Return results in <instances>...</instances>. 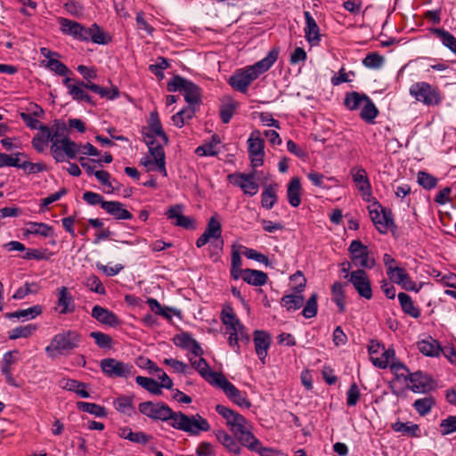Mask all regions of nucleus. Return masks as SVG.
<instances>
[{
    "label": "nucleus",
    "instance_id": "nucleus-1",
    "mask_svg": "<svg viewBox=\"0 0 456 456\" xmlns=\"http://www.w3.org/2000/svg\"><path fill=\"white\" fill-rule=\"evenodd\" d=\"M66 125L61 120H55L50 126L40 127V131L33 137L31 143L37 152H44L51 142L50 151L56 162L74 159L79 151L78 144L71 141L64 134Z\"/></svg>",
    "mask_w": 456,
    "mask_h": 456
},
{
    "label": "nucleus",
    "instance_id": "nucleus-2",
    "mask_svg": "<svg viewBox=\"0 0 456 456\" xmlns=\"http://www.w3.org/2000/svg\"><path fill=\"white\" fill-rule=\"evenodd\" d=\"M279 53L278 48H273L265 58L256 61L255 64L236 70V72L230 77L228 84L234 90L246 93L253 81L271 69L277 61Z\"/></svg>",
    "mask_w": 456,
    "mask_h": 456
},
{
    "label": "nucleus",
    "instance_id": "nucleus-3",
    "mask_svg": "<svg viewBox=\"0 0 456 456\" xmlns=\"http://www.w3.org/2000/svg\"><path fill=\"white\" fill-rule=\"evenodd\" d=\"M82 341V335L75 330H63L52 338L45 347V353L50 358L56 355H68L77 349Z\"/></svg>",
    "mask_w": 456,
    "mask_h": 456
},
{
    "label": "nucleus",
    "instance_id": "nucleus-4",
    "mask_svg": "<svg viewBox=\"0 0 456 456\" xmlns=\"http://www.w3.org/2000/svg\"><path fill=\"white\" fill-rule=\"evenodd\" d=\"M171 427L188 433L191 436H199L200 432L210 430L208 421L200 414L188 416L182 411H176Z\"/></svg>",
    "mask_w": 456,
    "mask_h": 456
},
{
    "label": "nucleus",
    "instance_id": "nucleus-5",
    "mask_svg": "<svg viewBox=\"0 0 456 456\" xmlns=\"http://www.w3.org/2000/svg\"><path fill=\"white\" fill-rule=\"evenodd\" d=\"M170 93L180 92L189 105H199L201 102V88L195 83L179 76H174L167 85Z\"/></svg>",
    "mask_w": 456,
    "mask_h": 456
},
{
    "label": "nucleus",
    "instance_id": "nucleus-6",
    "mask_svg": "<svg viewBox=\"0 0 456 456\" xmlns=\"http://www.w3.org/2000/svg\"><path fill=\"white\" fill-rule=\"evenodd\" d=\"M409 93L417 102L426 106H438L443 101V95L438 87L424 81L413 83L410 86Z\"/></svg>",
    "mask_w": 456,
    "mask_h": 456
},
{
    "label": "nucleus",
    "instance_id": "nucleus-7",
    "mask_svg": "<svg viewBox=\"0 0 456 456\" xmlns=\"http://www.w3.org/2000/svg\"><path fill=\"white\" fill-rule=\"evenodd\" d=\"M142 134L148 148L157 146L159 144L157 143L156 137H159L165 145H167L169 142L168 136L165 133L159 114L156 111L150 114L148 126L146 127H142Z\"/></svg>",
    "mask_w": 456,
    "mask_h": 456
},
{
    "label": "nucleus",
    "instance_id": "nucleus-8",
    "mask_svg": "<svg viewBox=\"0 0 456 456\" xmlns=\"http://www.w3.org/2000/svg\"><path fill=\"white\" fill-rule=\"evenodd\" d=\"M347 250L350 260L355 267H359L358 269H372L375 266V258L370 256L368 247L361 240H352Z\"/></svg>",
    "mask_w": 456,
    "mask_h": 456
},
{
    "label": "nucleus",
    "instance_id": "nucleus-9",
    "mask_svg": "<svg viewBox=\"0 0 456 456\" xmlns=\"http://www.w3.org/2000/svg\"><path fill=\"white\" fill-rule=\"evenodd\" d=\"M102 373L110 379H128L135 373L134 367L129 362H124L115 358H104L100 362Z\"/></svg>",
    "mask_w": 456,
    "mask_h": 456
},
{
    "label": "nucleus",
    "instance_id": "nucleus-10",
    "mask_svg": "<svg viewBox=\"0 0 456 456\" xmlns=\"http://www.w3.org/2000/svg\"><path fill=\"white\" fill-rule=\"evenodd\" d=\"M139 411L153 420H174L176 411H174L165 403L143 402L138 405Z\"/></svg>",
    "mask_w": 456,
    "mask_h": 456
},
{
    "label": "nucleus",
    "instance_id": "nucleus-11",
    "mask_svg": "<svg viewBox=\"0 0 456 456\" xmlns=\"http://www.w3.org/2000/svg\"><path fill=\"white\" fill-rule=\"evenodd\" d=\"M370 216L375 227L382 234L387 233L389 228L395 225L392 211L383 208L378 202L370 208Z\"/></svg>",
    "mask_w": 456,
    "mask_h": 456
},
{
    "label": "nucleus",
    "instance_id": "nucleus-12",
    "mask_svg": "<svg viewBox=\"0 0 456 456\" xmlns=\"http://www.w3.org/2000/svg\"><path fill=\"white\" fill-rule=\"evenodd\" d=\"M256 171L250 173H234L228 175V180L234 185L240 187L244 194L250 197L258 192L259 185L255 181Z\"/></svg>",
    "mask_w": 456,
    "mask_h": 456
},
{
    "label": "nucleus",
    "instance_id": "nucleus-13",
    "mask_svg": "<svg viewBox=\"0 0 456 456\" xmlns=\"http://www.w3.org/2000/svg\"><path fill=\"white\" fill-rule=\"evenodd\" d=\"M211 240H219L216 247L219 249L223 248L224 240H222V225L215 216L209 218L204 232L196 240V246L199 248H202Z\"/></svg>",
    "mask_w": 456,
    "mask_h": 456
},
{
    "label": "nucleus",
    "instance_id": "nucleus-14",
    "mask_svg": "<svg viewBox=\"0 0 456 456\" xmlns=\"http://www.w3.org/2000/svg\"><path fill=\"white\" fill-rule=\"evenodd\" d=\"M348 282L353 285L360 297L367 300L372 298L370 280L363 269H357L351 272Z\"/></svg>",
    "mask_w": 456,
    "mask_h": 456
},
{
    "label": "nucleus",
    "instance_id": "nucleus-15",
    "mask_svg": "<svg viewBox=\"0 0 456 456\" xmlns=\"http://www.w3.org/2000/svg\"><path fill=\"white\" fill-rule=\"evenodd\" d=\"M216 387L221 388L225 395L235 404L241 408L248 409L251 407V402L248 398L247 393L239 390L225 377L222 379Z\"/></svg>",
    "mask_w": 456,
    "mask_h": 456
},
{
    "label": "nucleus",
    "instance_id": "nucleus-16",
    "mask_svg": "<svg viewBox=\"0 0 456 456\" xmlns=\"http://www.w3.org/2000/svg\"><path fill=\"white\" fill-rule=\"evenodd\" d=\"M183 205L175 204L169 207L165 214L168 219L172 220L173 224L187 230L195 229L194 219L191 216H183Z\"/></svg>",
    "mask_w": 456,
    "mask_h": 456
},
{
    "label": "nucleus",
    "instance_id": "nucleus-17",
    "mask_svg": "<svg viewBox=\"0 0 456 456\" xmlns=\"http://www.w3.org/2000/svg\"><path fill=\"white\" fill-rule=\"evenodd\" d=\"M59 24L60 29L64 35L70 36L79 41H86L87 28L83 24L63 17L59 18Z\"/></svg>",
    "mask_w": 456,
    "mask_h": 456
},
{
    "label": "nucleus",
    "instance_id": "nucleus-18",
    "mask_svg": "<svg viewBox=\"0 0 456 456\" xmlns=\"http://www.w3.org/2000/svg\"><path fill=\"white\" fill-rule=\"evenodd\" d=\"M71 78L66 77L63 79V85L68 89V94L72 97L74 101L77 102H86L92 106H95L96 102L93 100V98L84 90L86 88L85 85L87 83L84 81H78L77 84H71Z\"/></svg>",
    "mask_w": 456,
    "mask_h": 456
},
{
    "label": "nucleus",
    "instance_id": "nucleus-19",
    "mask_svg": "<svg viewBox=\"0 0 456 456\" xmlns=\"http://www.w3.org/2000/svg\"><path fill=\"white\" fill-rule=\"evenodd\" d=\"M404 380L411 384L410 389L413 393H426L432 388V379L420 370L406 374Z\"/></svg>",
    "mask_w": 456,
    "mask_h": 456
},
{
    "label": "nucleus",
    "instance_id": "nucleus-20",
    "mask_svg": "<svg viewBox=\"0 0 456 456\" xmlns=\"http://www.w3.org/2000/svg\"><path fill=\"white\" fill-rule=\"evenodd\" d=\"M192 367L200 373V375L210 385L216 387L224 375L221 372L210 370L208 362L200 357L192 362Z\"/></svg>",
    "mask_w": 456,
    "mask_h": 456
},
{
    "label": "nucleus",
    "instance_id": "nucleus-21",
    "mask_svg": "<svg viewBox=\"0 0 456 456\" xmlns=\"http://www.w3.org/2000/svg\"><path fill=\"white\" fill-rule=\"evenodd\" d=\"M253 336L256 353L259 360L265 363V358L272 343L271 335L267 331L256 330L254 331Z\"/></svg>",
    "mask_w": 456,
    "mask_h": 456
},
{
    "label": "nucleus",
    "instance_id": "nucleus-22",
    "mask_svg": "<svg viewBox=\"0 0 456 456\" xmlns=\"http://www.w3.org/2000/svg\"><path fill=\"white\" fill-rule=\"evenodd\" d=\"M91 315L100 323L110 327H118L121 324V321L116 314L99 305L93 307Z\"/></svg>",
    "mask_w": 456,
    "mask_h": 456
},
{
    "label": "nucleus",
    "instance_id": "nucleus-23",
    "mask_svg": "<svg viewBox=\"0 0 456 456\" xmlns=\"http://www.w3.org/2000/svg\"><path fill=\"white\" fill-rule=\"evenodd\" d=\"M174 343L176 346L183 349H187L194 356H200L203 354V349L198 341H196L190 333L182 332L174 338Z\"/></svg>",
    "mask_w": 456,
    "mask_h": 456
},
{
    "label": "nucleus",
    "instance_id": "nucleus-24",
    "mask_svg": "<svg viewBox=\"0 0 456 456\" xmlns=\"http://www.w3.org/2000/svg\"><path fill=\"white\" fill-rule=\"evenodd\" d=\"M304 16L305 20V37L310 45H318L321 42L320 28L310 12L305 11Z\"/></svg>",
    "mask_w": 456,
    "mask_h": 456
},
{
    "label": "nucleus",
    "instance_id": "nucleus-25",
    "mask_svg": "<svg viewBox=\"0 0 456 456\" xmlns=\"http://www.w3.org/2000/svg\"><path fill=\"white\" fill-rule=\"evenodd\" d=\"M57 307L60 314H71L76 310L74 298L67 287L63 286L59 289Z\"/></svg>",
    "mask_w": 456,
    "mask_h": 456
},
{
    "label": "nucleus",
    "instance_id": "nucleus-26",
    "mask_svg": "<svg viewBox=\"0 0 456 456\" xmlns=\"http://www.w3.org/2000/svg\"><path fill=\"white\" fill-rule=\"evenodd\" d=\"M251 425L247 426L244 429H242L240 432H238L234 435L237 442L239 443L240 446H245L248 450L256 452L261 447L260 441L253 435V433L250 430Z\"/></svg>",
    "mask_w": 456,
    "mask_h": 456
},
{
    "label": "nucleus",
    "instance_id": "nucleus-27",
    "mask_svg": "<svg viewBox=\"0 0 456 456\" xmlns=\"http://www.w3.org/2000/svg\"><path fill=\"white\" fill-rule=\"evenodd\" d=\"M102 209L117 220H131L133 218V215L126 209L124 204L119 201L111 200L103 202Z\"/></svg>",
    "mask_w": 456,
    "mask_h": 456
},
{
    "label": "nucleus",
    "instance_id": "nucleus-28",
    "mask_svg": "<svg viewBox=\"0 0 456 456\" xmlns=\"http://www.w3.org/2000/svg\"><path fill=\"white\" fill-rule=\"evenodd\" d=\"M240 279L248 285L260 287L267 283L268 275L266 273L260 270L246 268L241 273Z\"/></svg>",
    "mask_w": 456,
    "mask_h": 456
},
{
    "label": "nucleus",
    "instance_id": "nucleus-29",
    "mask_svg": "<svg viewBox=\"0 0 456 456\" xmlns=\"http://www.w3.org/2000/svg\"><path fill=\"white\" fill-rule=\"evenodd\" d=\"M353 181L355 183L358 190L365 196L371 195V185L367 176L365 169L359 167L357 169H352Z\"/></svg>",
    "mask_w": 456,
    "mask_h": 456
},
{
    "label": "nucleus",
    "instance_id": "nucleus-30",
    "mask_svg": "<svg viewBox=\"0 0 456 456\" xmlns=\"http://www.w3.org/2000/svg\"><path fill=\"white\" fill-rule=\"evenodd\" d=\"M417 347L422 354L429 357L439 356L442 352V347L439 342L430 336L426 339L419 341L417 343Z\"/></svg>",
    "mask_w": 456,
    "mask_h": 456
},
{
    "label": "nucleus",
    "instance_id": "nucleus-31",
    "mask_svg": "<svg viewBox=\"0 0 456 456\" xmlns=\"http://www.w3.org/2000/svg\"><path fill=\"white\" fill-rule=\"evenodd\" d=\"M216 439L222 444V445L234 455H240L241 453V448L237 442L236 438L229 435L224 430H217L215 432Z\"/></svg>",
    "mask_w": 456,
    "mask_h": 456
},
{
    "label": "nucleus",
    "instance_id": "nucleus-32",
    "mask_svg": "<svg viewBox=\"0 0 456 456\" xmlns=\"http://www.w3.org/2000/svg\"><path fill=\"white\" fill-rule=\"evenodd\" d=\"M301 183L299 177H293L289 181L287 188V198L289 203L297 208L301 203Z\"/></svg>",
    "mask_w": 456,
    "mask_h": 456
},
{
    "label": "nucleus",
    "instance_id": "nucleus-33",
    "mask_svg": "<svg viewBox=\"0 0 456 456\" xmlns=\"http://www.w3.org/2000/svg\"><path fill=\"white\" fill-rule=\"evenodd\" d=\"M265 141L259 130H254L248 139V155H265Z\"/></svg>",
    "mask_w": 456,
    "mask_h": 456
},
{
    "label": "nucleus",
    "instance_id": "nucleus-34",
    "mask_svg": "<svg viewBox=\"0 0 456 456\" xmlns=\"http://www.w3.org/2000/svg\"><path fill=\"white\" fill-rule=\"evenodd\" d=\"M86 36V39L85 42L92 41L97 45H107L110 42V37L105 34L96 23L87 28Z\"/></svg>",
    "mask_w": 456,
    "mask_h": 456
},
{
    "label": "nucleus",
    "instance_id": "nucleus-35",
    "mask_svg": "<svg viewBox=\"0 0 456 456\" xmlns=\"http://www.w3.org/2000/svg\"><path fill=\"white\" fill-rule=\"evenodd\" d=\"M231 268H230V274L231 277L238 281L240 279L241 273L244 272V269L241 268L242 266V258L240 252L239 246L232 245V256H231Z\"/></svg>",
    "mask_w": 456,
    "mask_h": 456
},
{
    "label": "nucleus",
    "instance_id": "nucleus-36",
    "mask_svg": "<svg viewBox=\"0 0 456 456\" xmlns=\"http://www.w3.org/2000/svg\"><path fill=\"white\" fill-rule=\"evenodd\" d=\"M278 201L277 184H267L261 194V206L272 209Z\"/></svg>",
    "mask_w": 456,
    "mask_h": 456
},
{
    "label": "nucleus",
    "instance_id": "nucleus-37",
    "mask_svg": "<svg viewBox=\"0 0 456 456\" xmlns=\"http://www.w3.org/2000/svg\"><path fill=\"white\" fill-rule=\"evenodd\" d=\"M398 300L404 314L412 318H419L421 314L420 309L414 305L412 298L404 292L398 294Z\"/></svg>",
    "mask_w": 456,
    "mask_h": 456
},
{
    "label": "nucleus",
    "instance_id": "nucleus-38",
    "mask_svg": "<svg viewBox=\"0 0 456 456\" xmlns=\"http://www.w3.org/2000/svg\"><path fill=\"white\" fill-rule=\"evenodd\" d=\"M305 297L302 293L293 291L291 294L284 295L281 299V306L288 311H296L304 305Z\"/></svg>",
    "mask_w": 456,
    "mask_h": 456
},
{
    "label": "nucleus",
    "instance_id": "nucleus-39",
    "mask_svg": "<svg viewBox=\"0 0 456 456\" xmlns=\"http://www.w3.org/2000/svg\"><path fill=\"white\" fill-rule=\"evenodd\" d=\"M60 386L68 391L75 392L82 398L90 397V394L86 391V385L83 382L77 381L76 379H63L60 382Z\"/></svg>",
    "mask_w": 456,
    "mask_h": 456
},
{
    "label": "nucleus",
    "instance_id": "nucleus-40",
    "mask_svg": "<svg viewBox=\"0 0 456 456\" xmlns=\"http://www.w3.org/2000/svg\"><path fill=\"white\" fill-rule=\"evenodd\" d=\"M42 306L40 305H33L28 309H20L15 312L6 314L9 319H23L24 321L31 320L42 314Z\"/></svg>",
    "mask_w": 456,
    "mask_h": 456
},
{
    "label": "nucleus",
    "instance_id": "nucleus-41",
    "mask_svg": "<svg viewBox=\"0 0 456 456\" xmlns=\"http://www.w3.org/2000/svg\"><path fill=\"white\" fill-rule=\"evenodd\" d=\"M345 284L335 281L331 286L332 300L338 307L339 313L346 312V294L344 289Z\"/></svg>",
    "mask_w": 456,
    "mask_h": 456
},
{
    "label": "nucleus",
    "instance_id": "nucleus-42",
    "mask_svg": "<svg viewBox=\"0 0 456 456\" xmlns=\"http://www.w3.org/2000/svg\"><path fill=\"white\" fill-rule=\"evenodd\" d=\"M392 429L395 432L402 433L403 435L411 436V437H420V428L417 424H412L410 422H402L396 421L392 424Z\"/></svg>",
    "mask_w": 456,
    "mask_h": 456
},
{
    "label": "nucleus",
    "instance_id": "nucleus-43",
    "mask_svg": "<svg viewBox=\"0 0 456 456\" xmlns=\"http://www.w3.org/2000/svg\"><path fill=\"white\" fill-rule=\"evenodd\" d=\"M369 96L365 94H361L358 92H350L347 93L344 99V105L350 110H355L360 108V106H363L366 100Z\"/></svg>",
    "mask_w": 456,
    "mask_h": 456
},
{
    "label": "nucleus",
    "instance_id": "nucleus-44",
    "mask_svg": "<svg viewBox=\"0 0 456 456\" xmlns=\"http://www.w3.org/2000/svg\"><path fill=\"white\" fill-rule=\"evenodd\" d=\"M149 151L151 155L155 159V164L158 167V170L164 175H167V172L166 169V155L163 149L162 144H158L157 146H151L149 148Z\"/></svg>",
    "mask_w": 456,
    "mask_h": 456
},
{
    "label": "nucleus",
    "instance_id": "nucleus-45",
    "mask_svg": "<svg viewBox=\"0 0 456 456\" xmlns=\"http://www.w3.org/2000/svg\"><path fill=\"white\" fill-rule=\"evenodd\" d=\"M378 115L379 110L374 104V102L371 101V99L369 97L361 110L360 117L366 123L374 124L375 118H377Z\"/></svg>",
    "mask_w": 456,
    "mask_h": 456
},
{
    "label": "nucleus",
    "instance_id": "nucleus-46",
    "mask_svg": "<svg viewBox=\"0 0 456 456\" xmlns=\"http://www.w3.org/2000/svg\"><path fill=\"white\" fill-rule=\"evenodd\" d=\"M86 89L93 91L94 93L99 94L102 98H106L109 100H114L119 96V91L118 87L114 86L111 89L100 86L90 81L87 82Z\"/></svg>",
    "mask_w": 456,
    "mask_h": 456
},
{
    "label": "nucleus",
    "instance_id": "nucleus-47",
    "mask_svg": "<svg viewBox=\"0 0 456 456\" xmlns=\"http://www.w3.org/2000/svg\"><path fill=\"white\" fill-rule=\"evenodd\" d=\"M432 32L441 40L442 44L456 54V37L444 28H433Z\"/></svg>",
    "mask_w": 456,
    "mask_h": 456
},
{
    "label": "nucleus",
    "instance_id": "nucleus-48",
    "mask_svg": "<svg viewBox=\"0 0 456 456\" xmlns=\"http://www.w3.org/2000/svg\"><path fill=\"white\" fill-rule=\"evenodd\" d=\"M135 382L151 395H162L161 386H159V383L158 381L151 378L137 376L135 378Z\"/></svg>",
    "mask_w": 456,
    "mask_h": 456
},
{
    "label": "nucleus",
    "instance_id": "nucleus-49",
    "mask_svg": "<svg viewBox=\"0 0 456 456\" xmlns=\"http://www.w3.org/2000/svg\"><path fill=\"white\" fill-rule=\"evenodd\" d=\"M41 235L45 238L53 237L54 235L53 228L45 223H29L28 228L26 230L25 234Z\"/></svg>",
    "mask_w": 456,
    "mask_h": 456
},
{
    "label": "nucleus",
    "instance_id": "nucleus-50",
    "mask_svg": "<svg viewBox=\"0 0 456 456\" xmlns=\"http://www.w3.org/2000/svg\"><path fill=\"white\" fill-rule=\"evenodd\" d=\"M221 320L222 322L226 326L227 330L242 329V327H244L231 307L228 309H223L221 313Z\"/></svg>",
    "mask_w": 456,
    "mask_h": 456
},
{
    "label": "nucleus",
    "instance_id": "nucleus-51",
    "mask_svg": "<svg viewBox=\"0 0 456 456\" xmlns=\"http://www.w3.org/2000/svg\"><path fill=\"white\" fill-rule=\"evenodd\" d=\"M37 330V326L31 323L25 326H19L8 331V338L11 340L21 338H29Z\"/></svg>",
    "mask_w": 456,
    "mask_h": 456
},
{
    "label": "nucleus",
    "instance_id": "nucleus-52",
    "mask_svg": "<svg viewBox=\"0 0 456 456\" xmlns=\"http://www.w3.org/2000/svg\"><path fill=\"white\" fill-rule=\"evenodd\" d=\"M436 404V400L433 396H426L414 401L413 408L420 416L428 415Z\"/></svg>",
    "mask_w": 456,
    "mask_h": 456
},
{
    "label": "nucleus",
    "instance_id": "nucleus-53",
    "mask_svg": "<svg viewBox=\"0 0 456 456\" xmlns=\"http://www.w3.org/2000/svg\"><path fill=\"white\" fill-rule=\"evenodd\" d=\"M77 407L79 411L88 412L95 417L102 418L107 416L105 407L94 403L78 402Z\"/></svg>",
    "mask_w": 456,
    "mask_h": 456
},
{
    "label": "nucleus",
    "instance_id": "nucleus-54",
    "mask_svg": "<svg viewBox=\"0 0 456 456\" xmlns=\"http://www.w3.org/2000/svg\"><path fill=\"white\" fill-rule=\"evenodd\" d=\"M380 357L371 356V362L374 366L379 369H386L391 364V362L395 360V352L393 348L385 349Z\"/></svg>",
    "mask_w": 456,
    "mask_h": 456
},
{
    "label": "nucleus",
    "instance_id": "nucleus-55",
    "mask_svg": "<svg viewBox=\"0 0 456 456\" xmlns=\"http://www.w3.org/2000/svg\"><path fill=\"white\" fill-rule=\"evenodd\" d=\"M89 336L94 339L98 347L102 349L112 348L113 339L110 335L102 331H92Z\"/></svg>",
    "mask_w": 456,
    "mask_h": 456
},
{
    "label": "nucleus",
    "instance_id": "nucleus-56",
    "mask_svg": "<svg viewBox=\"0 0 456 456\" xmlns=\"http://www.w3.org/2000/svg\"><path fill=\"white\" fill-rule=\"evenodd\" d=\"M238 104L230 100L228 102L223 103L220 107V118L224 124H228L233 117Z\"/></svg>",
    "mask_w": 456,
    "mask_h": 456
},
{
    "label": "nucleus",
    "instance_id": "nucleus-57",
    "mask_svg": "<svg viewBox=\"0 0 456 456\" xmlns=\"http://www.w3.org/2000/svg\"><path fill=\"white\" fill-rule=\"evenodd\" d=\"M318 295L314 293L305 302L304 305L302 315L306 319H311L316 316L318 312V304H317Z\"/></svg>",
    "mask_w": 456,
    "mask_h": 456
},
{
    "label": "nucleus",
    "instance_id": "nucleus-58",
    "mask_svg": "<svg viewBox=\"0 0 456 456\" xmlns=\"http://www.w3.org/2000/svg\"><path fill=\"white\" fill-rule=\"evenodd\" d=\"M40 287L36 282H28L26 281L22 287H20L12 296L13 299L20 300L23 299L26 296L29 294H37L39 290Z\"/></svg>",
    "mask_w": 456,
    "mask_h": 456
},
{
    "label": "nucleus",
    "instance_id": "nucleus-59",
    "mask_svg": "<svg viewBox=\"0 0 456 456\" xmlns=\"http://www.w3.org/2000/svg\"><path fill=\"white\" fill-rule=\"evenodd\" d=\"M85 286L88 288L91 291L95 292L99 295H105L106 289L101 281L100 278L95 274H92L87 277L84 282Z\"/></svg>",
    "mask_w": 456,
    "mask_h": 456
},
{
    "label": "nucleus",
    "instance_id": "nucleus-60",
    "mask_svg": "<svg viewBox=\"0 0 456 456\" xmlns=\"http://www.w3.org/2000/svg\"><path fill=\"white\" fill-rule=\"evenodd\" d=\"M219 142L217 135L212 136V142L196 148L195 153L199 156H216V146Z\"/></svg>",
    "mask_w": 456,
    "mask_h": 456
},
{
    "label": "nucleus",
    "instance_id": "nucleus-61",
    "mask_svg": "<svg viewBox=\"0 0 456 456\" xmlns=\"http://www.w3.org/2000/svg\"><path fill=\"white\" fill-rule=\"evenodd\" d=\"M113 405L119 412L127 413L128 415L134 410L133 399L129 396L118 397L114 401Z\"/></svg>",
    "mask_w": 456,
    "mask_h": 456
},
{
    "label": "nucleus",
    "instance_id": "nucleus-62",
    "mask_svg": "<svg viewBox=\"0 0 456 456\" xmlns=\"http://www.w3.org/2000/svg\"><path fill=\"white\" fill-rule=\"evenodd\" d=\"M418 183L426 190H432L437 185V179L431 174L419 171L418 173Z\"/></svg>",
    "mask_w": 456,
    "mask_h": 456
},
{
    "label": "nucleus",
    "instance_id": "nucleus-63",
    "mask_svg": "<svg viewBox=\"0 0 456 456\" xmlns=\"http://www.w3.org/2000/svg\"><path fill=\"white\" fill-rule=\"evenodd\" d=\"M384 63V57L378 53H370L362 60V64L369 69H379Z\"/></svg>",
    "mask_w": 456,
    "mask_h": 456
},
{
    "label": "nucleus",
    "instance_id": "nucleus-64",
    "mask_svg": "<svg viewBox=\"0 0 456 456\" xmlns=\"http://www.w3.org/2000/svg\"><path fill=\"white\" fill-rule=\"evenodd\" d=\"M456 432V416L450 415L440 423V433L442 436H447Z\"/></svg>",
    "mask_w": 456,
    "mask_h": 456
}]
</instances>
